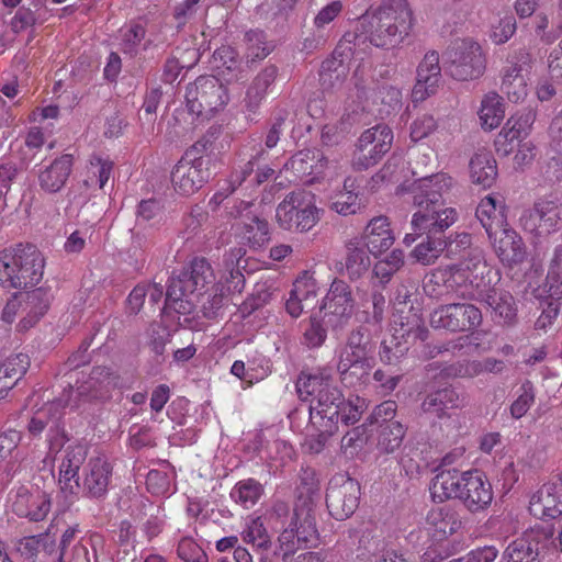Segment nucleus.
<instances>
[{"mask_svg": "<svg viewBox=\"0 0 562 562\" xmlns=\"http://www.w3.org/2000/svg\"><path fill=\"white\" fill-rule=\"evenodd\" d=\"M292 519L293 522H296L295 528L301 546L316 544L318 533L314 517L305 512H295Z\"/></svg>", "mask_w": 562, "mask_h": 562, "instance_id": "51", "label": "nucleus"}, {"mask_svg": "<svg viewBox=\"0 0 562 562\" xmlns=\"http://www.w3.org/2000/svg\"><path fill=\"white\" fill-rule=\"evenodd\" d=\"M360 485L345 473L335 474L328 484L326 504L331 516L342 520L350 517L359 505Z\"/></svg>", "mask_w": 562, "mask_h": 562, "instance_id": "14", "label": "nucleus"}, {"mask_svg": "<svg viewBox=\"0 0 562 562\" xmlns=\"http://www.w3.org/2000/svg\"><path fill=\"white\" fill-rule=\"evenodd\" d=\"M544 286L551 299L562 297V247L555 250Z\"/></svg>", "mask_w": 562, "mask_h": 562, "instance_id": "54", "label": "nucleus"}, {"mask_svg": "<svg viewBox=\"0 0 562 562\" xmlns=\"http://www.w3.org/2000/svg\"><path fill=\"white\" fill-rule=\"evenodd\" d=\"M517 30L516 21L512 15H506L493 24L490 32L491 41L496 45L508 42Z\"/></svg>", "mask_w": 562, "mask_h": 562, "instance_id": "61", "label": "nucleus"}, {"mask_svg": "<svg viewBox=\"0 0 562 562\" xmlns=\"http://www.w3.org/2000/svg\"><path fill=\"white\" fill-rule=\"evenodd\" d=\"M12 510L20 517L41 521L50 510V497L38 487L21 486L12 498Z\"/></svg>", "mask_w": 562, "mask_h": 562, "instance_id": "21", "label": "nucleus"}, {"mask_svg": "<svg viewBox=\"0 0 562 562\" xmlns=\"http://www.w3.org/2000/svg\"><path fill=\"white\" fill-rule=\"evenodd\" d=\"M323 317L315 313L310 317L308 326L305 328L303 338L304 344L311 348L321 347L327 337V328L323 324Z\"/></svg>", "mask_w": 562, "mask_h": 562, "instance_id": "57", "label": "nucleus"}, {"mask_svg": "<svg viewBox=\"0 0 562 562\" xmlns=\"http://www.w3.org/2000/svg\"><path fill=\"white\" fill-rule=\"evenodd\" d=\"M241 536L244 541L258 548L269 544V536L260 517L249 519Z\"/></svg>", "mask_w": 562, "mask_h": 562, "instance_id": "59", "label": "nucleus"}, {"mask_svg": "<svg viewBox=\"0 0 562 562\" xmlns=\"http://www.w3.org/2000/svg\"><path fill=\"white\" fill-rule=\"evenodd\" d=\"M214 61L221 74L225 76V70L233 74L228 80H239L244 78L240 69V61L238 60L237 52L231 46H222L214 52Z\"/></svg>", "mask_w": 562, "mask_h": 562, "instance_id": "49", "label": "nucleus"}, {"mask_svg": "<svg viewBox=\"0 0 562 562\" xmlns=\"http://www.w3.org/2000/svg\"><path fill=\"white\" fill-rule=\"evenodd\" d=\"M430 493L439 503L459 499L471 514L485 512L494 498L492 484L480 470L441 471L432 479Z\"/></svg>", "mask_w": 562, "mask_h": 562, "instance_id": "2", "label": "nucleus"}, {"mask_svg": "<svg viewBox=\"0 0 562 562\" xmlns=\"http://www.w3.org/2000/svg\"><path fill=\"white\" fill-rule=\"evenodd\" d=\"M409 138L413 143L426 140L435 153L446 151L453 142V130L446 121H439L431 114L418 115L409 126Z\"/></svg>", "mask_w": 562, "mask_h": 562, "instance_id": "16", "label": "nucleus"}, {"mask_svg": "<svg viewBox=\"0 0 562 562\" xmlns=\"http://www.w3.org/2000/svg\"><path fill=\"white\" fill-rule=\"evenodd\" d=\"M498 550L494 546H485L471 550L465 555L451 560L452 562H494Z\"/></svg>", "mask_w": 562, "mask_h": 562, "instance_id": "64", "label": "nucleus"}, {"mask_svg": "<svg viewBox=\"0 0 562 562\" xmlns=\"http://www.w3.org/2000/svg\"><path fill=\"white\" fill-rule=\"evenodd\" d=\"M529 512L539 519H555L562 514V483L543 484L529 501Z\"/></svg>", "mask_w": 562, "mask_h": 562, "instance_id": "23", "label": "nucleus"}, {"mask_svg": "<svg viewBox=\"0 0 562 562\" xmlns=\"http://www.w3.org/2000/svg\"><path fill=\"white\" fill-rule=\"evenodd\" d=\"M535 389L531 382H524L517 391V397L510 405V415L519 419L521 418L535 403Z\"/></svg>", "mask_w": 562, "mask_h": 562, "instance_id": "56", "label": "nucleus"}, {"mask_svg": "<svg viewBox=\"0 0 562 562\" xmlns=\"http://www.w3.org/2000/svg\"><path fill=\"white\" fill-rule=\"evenodd\" d=\"M19 246L0 251V284L13 288L16 273Z\"/></svg>", "mask_w": 562, "mask_h": 562, "instance_id": "55", "label": "nucleus"}, {"mask_svg": "<svg viewBox=\"0 0 562 562\" xmlns=\"http://www.w3.org/2000/svg\"><path fill=\"white\" fill-rule=\"evenodd\" d=\"M393 143V132L384 124L375 125L364 131L357 145L352 165L356 169H368L390 150Z\"/></svg>", "mask_w": 562, "mask_h": 562, "instance_id": "15", "label": "nucleus"}, {"mask_svg": "<svg viewBox=\"0 0 562 562\" xmlns=\"http://www.w3.org/2000/svg\"><path fill=\"white\" fill-rule=\"evenodd\" d=\"M373 355L374 344L369 331L363 327L352 330L337 353V370L342 381L352 384L350 378L368 376L374 366Z\"/></svg>", "mask_w": 562, "mask_h": 562, "instance_id": "6", "label": "nucleus"}, {"mask_svg": "<svg viewBox=\"0 0 562 562\" xmlns=\"http://www.w3.org/2000/svg\"><path fill=\"white\" fill-rule=\"evenodd\" d=\"M70 154L61 155L38 173L40 187L49 193L58 192L66 183L72 168Z\"/></svg>", "mask_w": 562, "mask_h": 562, "instance_id": "36", "label": "nucleus"}, {"mask_svg": "<svg viewBox=\"0 0 562 562\" xmlns=\"http://www.w3.org/2000/svg\"><path fill=\"white\" fill-rule=\"evenodd\" d=\"M295 456L293 447L284 440H274L268 447V458L281 465L291 461Z\"/></svg>", "mask_w": 562, "mask_h": 562, "instance_id": "63", "label": "nucleus"}, {"mask_svg": "<svg viewBox=\"0 0 562 562\" xmlns=\"http://www.w3.org/2000/svg\"><path fill=\"white\" fill-rule=\"evenodd\" d=\"M441 82L439 56L431 52L425 55L417 69V80L412 91L414 102H422L435 94Z\"/></svg>", "mask_w": 562, "mask_h": 562, "instance_id": "25", "label": "nucleus"}, {"mask_svg": "<svg viewBox=\"0 0 562 562\" xmlns=\"http://www.w3.org/2000/svg\"><path fill=\"white\" fill-rule=\"evenodd\" d=\"M276 218L283 229L307 232L321 220L315 195L300 190L289 193L276 210Z\"/></svg>", "mask_w": 562, "mask_h": 562, "instance_id": "7", "label": "nucleus"}, {"mask_svg": "<svg viewBox=\"0 0 562 562\" xmlns=\"http://www.w3.org/2000/svg\"><path fill=\"white\" fill-rule=\"evenodd\" d=\"M18 269L14 276L15 289H26L36 285L43 277L44 257L33 245H19Z\"/></svg>", "mask_w": 562, "mask_h": 562, "instance_id": "22", "label": "nucleus"}, {"mask_svg": "<svg viewBox=\"0 0 562 562\" xmlns=\"http://www.w3.org/2000/svg\"><path fill=\"white\" fill-rule=\"evenodd\" d=\"M345 192H339L331 199L330 209L340 215L356 214L360 209L358 194L352 192L353 181L346 179L344 183Z\"/></svg>", "mask_w": 562, "mask_h": 562, "instance_id": "48", "label": "nucleus"}, {"mask_svg": "<svg viewBox=\"0 0 562 562\" xmlns=\"http://www.w3.org/2000/svg\"><path fill=\"white\" fill-rule=\"evenodd\" d=\"M318 285L316 279L307 272L302 273L293 283V289L285 302L290 316L297 318L316 302Z\"/></svg>", "mask_w": 562, "mask_h": 562, "instance_id": "27", "label": "nucleus"}, {"mask_svg": "<svg viewBox=\"0 0 562 562\" xmlns=\"http://www.w3.org/2000/svg\"><path fill=\"white\" fill-rule=\"evenodd\" d=\"M48 307L47 293L42 289H35L30 292H19L14 294L5 304L1 319L10 325L14 322L18 313L21 311L26 315L22 317L18 327L20 330H26L35 325Z\"/></svg>", "mask_w": 562, "mask_h": 562, "instance_id": "12", "label": "nucleus"}, {"mask_svg": "<svg viewBox=\"0 0 562 562\" xmlns=\"http://www.w3.org/2000/svg\"><path fill=\"white\" fill-rule=\"evenodd\" d=\"M213 280L214 272L210 262L204 258H195L187 270L170 279L165 307L180 315L193 313Z\"/></svg>", "mask_w": 562, "mask_h": 562, "instance_id": "4", "label": "nucleus"}, {"mask_svg": "<svg viewBox=\"0 0 562 562\" xmlns=\"http://www.w3.org/2000/svg\"><path fill=\"white\" fill-rule=\"evenodd\" d=\"M55 546V540L48 533H41L38 536H31L21 539L18 543V551L25 559L34 558L41 550L52 551Z\"/></svg>", "mask_w": 562, "mask_h": 562, "instance_id": "52", "label": "nucleus"}, {"mask_svg": "<svg viewBox=\"0 0 562 562\" xmlns=\"http://www.w3.org/2000/svg\"><path fill=\"white\" fill-rule=\"evenodd\" d=\"M187 106L196 115H213L229 101L227 88L214 76L199 77L186 92Z\"/></svg>", "mask_w": 562, "mask_h": 562, "instance_id": "8", "label": "nucleus"}, {"mask_svg": "<svg viewBox=\"0 0 562 562\" xmlns=\"http://www.w3.org/2000/svg\"><path fill=\"white\" fill-rule=\"evenodd\" d=\"M412 216L411 225L414 232H445L452 226L459 218V213L454 207H445L435 210V206L422 207Z\"/></svg>", "mask_w": 562, "mask_h": 562, "instance_id": "28", "label": "nucleus"}, {"mask_svg": "<svg viewBox=\"0 0 562 562\" xmlns=\"http://www.w3.org/2000/svg\"><path fill=\"white\" fill-rule=\"evenodd\" d=\"M480 125L484 131L497 128L505 117V103L496 92L483 95L477 109Z\"/></svg>", "mask_w": 562, "mask_h": 562, "instance_id": "39", "label": "nucleus"}, {"mask_svg": "<svg viewBox=\"0 0 562 562\" xmlns=\"http://www.w3.org/2000/svg\"><path fill=\"white\" fill-rule=\"evenodd\" d=\"M413 23L406 0H383L374 14L371 41L375 46L398 44L408 34Z\"/></svg>", "mask_w": 562, "mask_h": 562, "instance_id": "5", "label": "nucleus"}, {"mask_svg": "<svg viewBox=\"0 0 562 562\" xmlns=\"http://www.w3.org/2000/svg\"><path fill=\"white\" fill-rule=\"evenodd\" d=\"M296 389L300 398L308 403L310 428L305 445L314 453L321 452L338 431L339 420L345 425L355 424L364 409V401L359 396L344 398L326 370L301 374Z\"/></svg>", "mask_w": 562, "mask_h": 562, "instance_id": "1", "label": "nucleus"}, {"mask_svg": "<svg viewBox=\"0 0 562 562\" xmlns=\"http://www.w3.org/2000/svg\"><path fill=\"white\" fill-rule=\"evenodd\" d=\"M497 175V164L492 153L480 150L471 157L469 176L473 184L483 189L491 188L495 183Z\"/></svg>", "mask_w": 562, "mask_h": 562, "instance_id": "38", "label": "nucleus"}, {"mask_svg": "<svg viewBox=\"0 0 562 562\" xmlns=\"http://www.w3.org/2000/svg\"><path fill=\"white\" fill-rule=\"evenodd\" d=\"M405 255L401 249H393L385 258L373 266V278L382 285L389 283L392 277L404 266Z\"/></svg>", "mask_w": 562, "mask_h": 562, "instance_id": "47", "label": "nucleus"}, {"mask_svg": "<svg viewBox=\"0 0 562 562\" xmlns=\"http://www.w3.org/2000/svg\"><path fill=\"white\" fill-rule=\"evenodd\" d=\"M262 494L263 486L255 479L239 481L231 491L232 499L244 508L255 506Z\"/></svg>", "mask_w": 562, "mask_h": 562, "instance_id": "44", "label": "nucleus"}, {"mask_svg": "<svg viewBox=\"0 0 562 562\" xmlns=\"http://www.w3.org/2000/svg\"><path fill=\"white\" fill-rule=\"evenodd\" d=\"M277 70L273 67L265 68L247 88L244 106L248 112H256L265 99L268 88L276 79Z\"/></svg>", "mask_w": 562, "mask_h": 562, "instance_id": "40", "label": "nucleus"}, {"mask_svg": "<svg viewBox=\"0 0 562 562\" xmlns=\"http://www.w3.org/2000/svg\"><path fill=\"white\" fill-rule=\"evenodd\" d=\"M345 57L348 58L349 54L340 53L336 49L331 58L323 61L319 74L323 85L335 86L345 79L348 72Z\"/></svg>", "mask_w": 562, "mask_h": 562, "instance_id": "46", "label": "nucleus"}, {"mask_svg": "<svg viewBox=\"0 0 562 562\" xmlns=\"http://www.w3.org/2000/svg\"><path fill=\"white\" fill-rule=\"evenodd\" d=\"M476 300L485 301L504 323H512L516 316L514 297L508 293H497L494 286L491 292Z\"/></svg>", "mask_w": 562, "mask_h": 562, "instance_id": "45", "label": "nucleus"}, {"mask_svg": "<svg viewBox=\"0 0 562 562\" xmlns=\"http://www.w3.org/2000/svg\"><path fill=\"white\" fill-rule=\"evenodd\" d=\"M27 367L29 358L26 355L10 356L0 364V379L19 381L25 374Z\"/></svg>", "mask_w": 562, "mask_h": 562, "instance_id": "58", "label": "nucleus"}, {"mask_svg": "<svg viewBox=\"0 0 562 562\" xmlns=\"http://www.w3.org/2000/svg\"><path fill=\"white\" fill-rule=\"evenodd\" d=\"M87 450L83 446H69L59 467V483L64 491L75 494L79 488L78 471L86 460Z\"/></svg>", "mask_w": 562, "mask_h": 562, "instance_id": "35", "label": "nucleus"}, {"mask_svg": "<svg viewBox=\"0 0 562 562\" xmlns=\"http://www.w3.org/2000/svg\"><path fill=\"white\" fill-rule=\"evenodd\" d=\"M145 37V30L139 24H128L120 30L121 47L124 53L133 54Z\"/></svg>", "mask_w": 562, "mask_h": 562, "instance_id": "60", "label": "nucleus"}, {"mask_svg": "<svg viewBox=\"0 0 562 562\" xmlns=\"http://www.w3.org/2000/svg\"><path fill=\"white\" fill-rule=\"evenodd\" d=\"M426 522L434 537L446 540L463 527L462 518L451 506L436 507L428 512Z\"/></svg>", "mask_w": 562, "mask_h": 562, "instance_id": "32", "label": "nucleus"}, {"mask_svg": "<svg viewBox=\"0 0 562 562\" xmlns=\"http://www.w3.org/2000/svg\"><path fill=\"white\" fill-rule=\"evenodd\" d=\"M355 312L352 291L344 280L335 279L322 300L318 313L327 327L342 328L348 324Z\"/></svg>", "mask_w": 562, "mask_h": 562, "instance_id": "11", "label": "nucleus"}, {"mask_svg": "<svg viewBox=\"0 0 562 562\" xmlns=\"http://www.w3.org/2000/svg\"><path fill=\"white\" fill-rule=\"evenodd\" d=\"M231 212L235 216L232 229L245 244L251 247H261L269 240V225L251 210V204L239 202Z\"/></svg>", "mask_w": 562, "mask_h": 562, "instance_id": "18", "label": "nucleus"}, {"mask_svg": "<svg viewBox=\"0 0 562 562\" xmlns=\"http://www.w3.org/2000/svg\"><path fill=\"white\" fill-rule=\"evenodd\" d=\"M327 159L318 149H304L295 154L285 165L299 178L314 182L325 170Z\"/></svg>", "mask_w": 562, "mask_h": 562, "instance_id": "31", "label": "nucleus"}, {"mask_svg": "<svg viewBox=\"0 0 562 562\" xmlns=\"http://www.w3.org/2000/svg\"><path fill=\"white\" fill-rule=\"evenodd\" d=\"M449 72L460 81L475 80L486 69V58L481 45L471 40L457 42L448 52Z\"/></svg>", "mask_w": 562, "mask_h": 562, "instance_id": "9", "label": "nucleus"}, {"mask_svg": "<svg viewBox=\"0 0 562 562\" xmlns=\"http://www.w3.org/2000/svg\"><path fill=\"white\" fill-rule=\"evenodd\" d=\"M493 249L502 262L515 265L522 262L526 257V247L518 233L506 225L487 234Z\"/></svg>", "mask_w": 562, "mask_h": 562, "instance_id": "24", "label": "nucleus"}, {"mask_svg": "<svg viewBox=\"0 0 562 562\" xmlns=\"http://www.w3.org/2000/svg\"><path fill=\"white\" fill-rule=\"evenodd\" d=\"M448 240L445 237L428 235L411 252V257L423 266L434 265L446 252Z\"/></svg>", "mask_w": 562, "mask_h": 562, "instance_id": "42", "label": "nucleus"}, {"mask_svg": "<svg viewBox=\"0 0 562 562\" xmlns=\"http://www.w3.org/2000/svg\"><path fill=\"white\" fill-rule=\"evenodd\" d=\"M209 179L207 169L202 158L189 159L182 157L171 170L173 190L183 196H189L200 190Z\"/></svg>", "mask_w": 562, "mask_h": 562, "instance_id": "20", "label": "nucleus"}, {"mask_svg": "<svg viewBox=\"0 0 562 562\" xmlns=\"http://www.w3.org/2000/svg\"><path fill=\"white\" fill-rule=\"evenodd\" d=\"M112 167L113 164L109 159L93 156L87 167L88 177L86 183L89 186L95 184L102 189L111 176Z\"/></svg>", "mask_w": 562, "mask_h": 562, "instance_id": "53", "label": "nucleus"}, {"mask_svg": "<svg viewBox=\"0 0 562 562\" xmlns=\"http://www.w3.org/2000/svg\"><path fill=\"white\" fill-rule=\"evenodd\" d=\"M533 65L532 54L525 47L514 50L502 70V90L514 103L522 102L528 95V74Z\"/></svg>", "mask_w": 562, "mask_h": 562, "instance_id": "10", "label": "nucleus"}, {"mask_svg": "<svg viewBox=\"0 0 562 562\" xmlns=\"http://www.w3.org/2000/svg\"><path fill=\"white\" fill-rule=\"evenodd\" d=\"M482 324V313L473 304L453 303L436 308L430 315L434 328L451 331L473 330Z\"/></svg>", "mask_w": 562, "mask_h": 562, "instance_id": "17", "label": "nucleus"}, {"mask_svg": "<svg viewBox=\"0 0 562 562\" xmlns=\"http://www.w3.org/2000/svg\"><path fill=\"white\" fill-rule=\"evenodd\" d=\"M454 180L446 172H438L414 180L402 191H408L413 203L418 207L435 206L443 200L453 189Z\"/></svg>", "mask_w": 562, "mask_h": 562, "instance_id": "19", "label": "nucleus"}, {"mask_svg": "<svg viewBox=\"0 0 562 562\" xmlns=\"http://www.w3.org/2000/svg\"><path fill=\"white\" fill-rule=\"evenodd\" d=\"M458 395L451 389L438 390L430 393L423 402L422 408L425 413L432 414L439 418L447 414V411L457 406Z\"/></svg>", "mask_w": 562, "mask_h": 562, "instance_id": "43", "label": "nucleus"}, {"mask_svg": "<svg viewBox=\"0 0 562 562\" xmlns=\"http://www.w3.org/2000/svg\"><path fill=\"white\" fill-rule=\"evenodd\" d=\"M345 262L340 263L339 272L351 281L360 279L369 270L371 261L360 237H352L345 244Z\"/></svg>", "mask_w": 562, "mask_h": 562, "instance_id": "34", "label": "nucleus"}, {"mask_svg": "<svg viewBox=\"0 0 562 562\" xmlns=\"http://www.w3.org/2000/svg\"><path fill=\"white\" fill-rule=\"evenodd\" d=\"M476 217L487 234L508 225L504 199L494 194L485 195L476 207Z\"/></svg>", "mask_w": 562, "mask_h": 562, "instance_id": "37", "label": "nucleus"}, {"mask_svg": "<svg viewBox=\"0 0 562 562\" xmlns=\"http://www.w3.org/2000/svg\"><path fill=\"white\" fill-rule=\"evenodd\" d=\"M531 127L528 115L510 116L498 133L495 147L498 154L507 156L527 137Z\"/></svg>", "mask_w": 562, "mask_h": 562, "instance_id": "30", "label": "nucleus"}, {"mask_svg": "<svg viewBox=\"0 0 562 562\" xmlns=\"http://www.w3.org/2000/svg\"><path fill=\"white\" fill-rule=\"evenodd\" d=\"M562 210L555 200H539L522 211L519 223L535 238H546L559 231Z\"/></svg>", "mask_w": 562, "mask_h": 562, "instance_id": "13", "label": "nucleus"}, {"mask_svg": "<svg viewBox=\"0 0 562 562\" xmlns=\"http://www.w3.org/2000/svg\"><path fill=\"white\" fill-rule=\"evenodd\" d=\"M112 468L104 457L91 458L83 470V487L92 497L103 496L109 486Z\"/></svg>", "mask_w": 562, "mask_h": 562, "instance_id": "33", "label": "nucleus"}, {"mask_svg": "<svg viewBox=\"0 0 562 562\" xmlns=\"http://www.w3.org/2000/svg\"><path fill=\"white\" fill-rule=\"evenodd\" d=\"M360 239L362 245L374 257L386 251L395 240L389 218L381 215L370 220Z\"/></svg>", "mask_w": 562, "mask_h": 562, "instance_id": "29", "label": "nucleus"}, {"mask_svg": "<svg viewBox=\"0 0 562 562\" xmlns=\"http://www.w3.org/2000/svg\"><path fill=\"white\" fill-rule=\"evenodd\" d=\"M549 23V16L546 13L539 12L535 15V31L540 41L547 44L553 43L562 34V31H560V23L555 26V29L548 30Z\"/></svg>", "mask_w": 562, "mask_h": 562, "instance_id": "62", "label": "nucleus"}, {"mask_svg": "<svg viewBox=\"0 0 562 562\" xmlns=\"http://www.w3.org/2000/svg\"><path fill=\"white\" fill-rule=\"evenodd\" d=\"M497 280V273L488 267L479 248L470 249L459 263L438 268L430 274V282L442 284L447 292L473 300L491 292Z\"/></svg>", "mask_w": 562, "mask_h": 562, "instance_id": "3", "label": "nucleus"}, {"mask_svg": "<svg viewBox=\"0 0 562 562\" xmlns=\"http://www.w3.org/2000/svg\"><path fill=\"white\" fill-rule=\"evenodd\" d=\"M246 255L243 247H234L224 256L225 283L228 292H241L245 285V278L240 271L241 261Z\"/></svg>", "mask_w": 562, "mask_h": 562, "instance_id": "41", "label": "nucleus"}, {"mask_svg": "<svg viewBox=\"0 0 562 562\" xmlns=\"http://www.w3.org/2000/svg\"><path fill=\"white\" fill-rule=\"evenodd\" d=\"M404 435L405 429L401 423H387L380 431L378 448L382 452L392 453L401 446Z\"/></svg>", "mask_w": 562, "mask_h": 562, "instance_id": "50", "label": "nucleus"}, {"mask_svg": "<svg viewBox=\"0 0 562 562\" xmlns=\"http://www.w3.org/2000/svg\"><path fill=\"white\" fill-rule=\"evenodd\" d=\"M552 532L531 528L508 544L503 554L504 562H533L538 555L541 540L549 539Z\"/></svg>", "mask_w": 562, "mask_h": 562, "instance_id": "26", "label": "nucleus"}]
</instances>
